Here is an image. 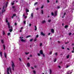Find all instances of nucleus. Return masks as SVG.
<instances>
[{
	"label": "nucleus",
	"instance_id": "nucleus-64",
	"mask_svg": "<svg viewBox=\"0 0 74 74\" xmlns=\"http://www.w3.org/2000/svg\"><path fill=\"white\" fill-rule=\"evenodd\" d=\"M72 53H74V50H73V51H72Z\"/></svg>",
	"mask_w": 74,
	"mask_h": 74
},
{
	"label": "nucleus",
	"instance_id": "nucleus-51",
	"mask_svg": "<svg viewBox=\"0 0 74 74\" xmlns=\"http://www.w3.org/2000/svg\"><path fill=\"white\" fill-rule=\"evenodd\" d=\"M8 28H10V25H8Z\"/></svg>",
	"mask_w": 74,
	"mask_h": 74
},
{
	"label": "nucleus",
	"instance_id": "nucleus-63",
	"mask_svg": "<svg viewBox=\"0 0 74 74\" xmlns=\"http://www.w3.org/2000/svg\"><path fill=\"white\" fill-rule=\"evenodd\" d=\"M34 30L35 31H36V30H37V28H35Z\"/></svg>",
	"mask_w": 74,
	"mask_h": 74
},
{
	"label": "nucleus",
	"instance_id": "nucleus-22",
	"mask_svg": "<svg viewBox=\"0 0 74 74\" xmlns=\"http://www.w3.org/2000/svg\"><path fill=\"white\" fill-rule=\"evenodd\" d=\"M37 41V38H35L34 39V41L35 42V41Z\"/></svg>",
	"mask_w": 74,
	"mask_h": 74
},
{
	"label": "nucleus",
	"instance_id": "nucleus-56",
	"mask_svg": "<svg viewBox=\"0 0 74 74\" xmlns=\"http://www.w3.org/2000/svg\"><path fill=\"white\" fill-rule=\"evenodd\" d=\"M57 12H58V11H56V16L57 15Z\"/></svg>",
	"mask_w": 74,
	"mask_h": 74
},
{
	"label": "nucleus",
	"instance_id": "nucleus-57",
	"mask_svg": "<svg viewBox=\"0 0 74 74\" xmlns=\"http://www.w3.org/2000/svg\"><path fill=\"white\" fill-rule=\"evenodd\" d=\"M24 18L25 19H26V18H27V16H24Z\"/></svg>",
	"mask_w": 74,
	"mask_h": 74
},
{
	"label": "nucleus",
	"instance_id": "nucleus-6",
	"mask_svg": "<svg viewBox=\"0 0 74 74\" xmlns=\"http://www.w3.org/2000/svg\"><path fill=\"white\" fill-rule=\"evenodd\" d=\"M40 54L41 55L43 53V52L42 51V50H40Z\"/></svg>",
	"mask_w": 74,
	"mask_h": 74
},
{
	"label": "nucleus",
	"instance_id": "nucleus-54",
	"mask_svg": "<svg viewBox=\"0 0 74 74\" xmlns=\"http://www.w3.org/2000/svg\"><path fill=\"white\" fill-rule=\"evenodd\" d=\"M12 8H15V6H12Z\"/></svg>",
	"mask_w": 74,
	"mask_h": 74
},
{
	"label": "nucleus",
	"instance_id": "nucleus-53",
	"mask_svg": "<svg viewBox=\"0 0 74 74\" xmlns=\"http://www.w3.org/2000/svg\"><path fill=\"white\" fill-rule=\"evenodd\" d=\"M42 55H43V57H45V55L43 53V54Z\"/></svg>",
	"mask_w": 74,
	"mask_h": 74
},
{
	"label": "nucleus",
	"instance_id": "nucleus-29",
	"mask_svg": "<svg viewBox=\"0 0 74 74\" xmlns=\"http://www.w3.org/2000/svg\"><path fill=\"white\" fill-rule=\"evenodd\" d=\"M62 49H64V47H63V45L62 46Z\"/></svg>",
	"mask_w": 74,
	"mask_h": 74
},
{
	"label": "nucleus",
	"instance_id": "nucleus-21",
	"mask_svg": "<svg viewBox=\"0 0 74 74\" xmlns=\"http://www.w3.org/2000/svg\"><path fill=\"white\" fill-rule=\"evenodd\" d=\"M5 32L4 31H3V35H5Z\"/></svg>",
	"mask_w": 74,
	"mask_h": 74
},
{
	"label": "nucleus",
	"instance_id": "nucleus-7",
	"mask_svg": "<svg viewBox=\"0 0 74 74\" xmlns=\"http://www.w3.org/2000/svg\"><path fill=\"white\" fill-rule=\"evenodd\" d=\"M9 31L10 32H12V28H11V29H9Z\"/></svg>",
	"mask_w": 74,
	"mask_h": 74
},
{
	"label": "nucleus",
	"instance_id": "nucleus-5",
	"mask_svg": "<svg viewBox=\"0 0 74 74\" xmlns=\"http://www.w3.org/2000/svg\"><path fill=\"white\" fill-rule=\"evenodd\" d=\"M51 33H54V29H51Z\"/></svg>",
	"mask_w": 74,
	"mask_h": 74
},
{
	"label": "nucleus",
	"instance_id": "nucleus-34",
	"mask_svg": "<svg viewBox=\"0 0 74 74\" xmlns=\"http://www.w3.org/2000/svg\"><path fill=\"white\" fill-rule=\"evenodd\" d=\"M70 65H68L66 67V68H68V67H70Z\"/></svg>",
	"mask_w": 74,
	"mask_h": 74
},
{
	"label": "nucleus",
	"instance_id": "nucleus-49",
	"mask_svg": "<svg viewBox=\"0 0 74 74\" xmlns=\"http://www.w3.org/2000/svg\"><path fill=\"white\" fill-rule=\"evenodd\" d=\"M19 60L20 61H22V60L20 58H19Z\"/></svg>",
	"mask_w": 74,
	"mask_h": 74
},
{
	"label": "nucleus",
	"instance_id": "nucleus-46",
	"mask_svg": "<svg viewBox=\"0 0 74 74\" xmlns=\"http://www.w3.org/2000/svg\"><path fill=\"white\" fill-rule=\"evenodd\" d=\"M14 5V3H12V5Z\"/></svg>",
	"mask_w": 74,
	"mask_h": 74
},
{
	"label": "nucleus",
	"instance_id": "nucleus-9",
	"mask_svg": "<svg viewBox=\"0 0 74 74\" xmlns=\"http://www.w3.org/2000/svg\"><path fill=\"white\" fill-rule=\"evenodd\" d=\"M4 56L5 58H7V55H6V53H4Z\"/></svg>",
	"mask_w": 74,
	"mask_h": 74
},
{
	"label": "nucleus",
	"instance_id": "nucleus-23",
	"mask_svg": "<svg viewBox=\"0 0 74 74\" xmlns=\"http://www.w3.org/2000/svg\"><path fill=\"white\" fill-rule=\"evenodd\" d=\"M69 26L68 25H65V26L64 27L65 28H67Z\"/></svg>",
	"mask_w": 74,
	"mask_h": 74
},
{
	"label": "nucleus",
	"instance_id": "nucleus-3",
	"mask_svg": "<svg viewBox=\"0 0 74 74\" xmlns=\"http://www.w3.org/2000/svg\"><path fill=\"white\" fill-rule=\"evenodd\" d=\"M23 38V37L20 36V38L21 39V41H22V42H26V41L25 40H23V39H22V38Z\"/></svg>",
	"mask_w": 74,
	"mask_h": 74
},
{
	"label": "nucleus",
	"instance_id": "nucleus-30",
	"mask_svg": "<svg viewBox=\"0 0 74 74\" xmlns=\"http://www.w3.org/2000/svg\"><path fill=\"white\" fill-rule=\"evenodd\" d=\"M0 54L1 56H2V52L1 51L0 53Z\"/></svg>",
	"mask_w": 74,
	"mask_h": 74
},
{
	"label": "nucleus",
	"instance_id": "nucleus-10",
	"mask_svg": "<svg viewBox=\"0 0 74 74\" xmlns=\"http://www.w3.org/2000/svg\"><path fill=\"white\" fill-rule=\"evenodd\" d=\"M46 23V21L45 20H43L42 21V23L44 24V23Z\"/></svg>",
	"mask_w": 74,
	"mask_h": 74
},
{
	"label": "nucleus",
	"instance_id": "nucleus-43",
	"mask_svg": "<svg viewBox=\"0 0 74 74\" xmlns=\"http://www.w3.org/2000/svg\"><path fill=\"white\" fill-rule=\"evenodd\" d=\"M69 42H65V44H69Z\"/></svg>",
	"mask_w": 74,
	"mask_h": 74
},
{
	"label": "nucleus",
	"instance_id": "nucleus-26",
	"mask_svg": "<svg viewBox=\"0 0 74 74\" xmlns=\"http://www.w3.org/2000/svg\"><path fill=\"white\" fill-rule=\"evenodd\" d=\"M29 53H30L29 52H28V53L25 52V55H28V54H29Z\"/></svg>",
	"mask_w": 74,
	"mask_h": 74
},
{
	"label": "nucleus",
	"instance_id": "nucleus-41",
	"mask_svg": "<svg viewBox=\"0 0 74 74\" xmlns=\"http://www.w3.org/2000/svg\"><path fill=\"white\" fill-rule=\"evenodd\" d=\"M31 68L32 69V70H34V68H33V67H32V66H31Z\"/></svg>",
	"mask_w": 74,
	"mask_h": 74
},
{
	"label": "nucleus",
	"instance_id": "nucleus-28",
	"mask_svg": "<svg viewBox=\"0 0 74 74\" xmlns=\"http://www.w3.org/2000/svg\"><path fill=\"white\" fill-rule=\"evenodd\" d=\"M33 73L34 74H36V71H35V70L33 71Z\"/></svg>",
	"mask_w": 74,
	"mask_h": 74
},
{
	"label": "nucleus",
	"instance_id": "nucleus-33",
	"mask_svg": "<svg viewBox=\"0 0 74 74\" xmlns=\"http://www.w3.org/2000/svg\"><path fill=\"white\" fill-rule=\"evenodd\" d=\"M6 23H8V20L7 19L6 20Z\"/></svg>",
	"mask_w": 74,
	"mask_h": 74
},
{
	"label": "nucleus",
	"instance_id": "nucleus-1",
	"mask_svg": "<svg viewBox=\"0 0 74 74\" xmlns=\"http://www.w3.org/2000/svg\"><path fill=\"white\" fill-rule=\"evenodd\" d=\"M9 69L10 70V73H11L12 72L11 71V67H10V66H9V68H7V73L8 74H10V73L9 72Z\"/></svg>",
	"mask_w": 74,
	"mask_h": 74
},
{
	"label": "nucleus",
	"instance_id": "nucleus-15",
	"mask_svg": "<svg viewBox=\"0 0 74 74\" xmlns=\"http://www.w3.org/2000/svg\"><path fill=\"white\" fill-rule=\"evenodd\" d=\"M27 66L28 67H30V64L29 63H27Z\"/></svg>",
	"mask_w": 74,
	"mask_h": 74
},
{
	"label": "nucleus",
	"instance_id": "nucleus-2",
	"mask_svg": "<svg viewBox=\"0 0 74 74\" xmlns=\"http://www.w3.org/2000/svg\"><path fill=\"white\" fill-rule=\"evenodd\" d=\"M12 64H11V65L12 70L13 71H14V67H15V64H14V62L12 61Z\"/></svg>",
	"mask_w": 74,
	"mask_h": 74
},
{
	"label": "nucleus",
	"instance_id": "nucleus-25",
	"mask_svg": "<svg viewBox=\"0 0 74 74\" xmlns=\"http://www.w3.org/2000/svg\"><path fill=\"white\" fill-rule=\"evenodd\" d=\"M10 34H11V33H10L9 32L7 34V35L8 36H10Z\"/></svg>",
	"mask_w": 74,
	"mask_h": 74
},
{
	"label": "nucleus",
	"instance_id": "nucleus-58",
	"mask_svg": "<svg viewBox=\"0 0 74 74\" xmlns=\"http://www.w3.org/2000/svg\"><path fill=\"white\" fill-rule=\"evenodd\" d=\"M34 68H36L37 67V66L36 65L34 66Z\"/></svg>",
	"mask_w": 74,
	"mask_h": 74
},
{
	"label": "nucleus",
	"instance_id": "nucleus-39",
	"mask_svg": "<svg viewBox=\"0 0 74 74\" xmlns=\"http://www.w3.org/2000/svg\"><path fill=\"white\" fill-rule=\"evenodd\" d=\"M36 38H38V35H37L36 36Z\"/></svg>",
	"mask_w": 74,
	"mask_h": 74
},
{
	"label": "nucleus",
	"instance_id": "nucleus-16",
	"mask_svg": "<svg viewBox=\"0 0 74 74\" xmlns=\"http://www.w3.org/2000/svg\"><path fill=\"white\" fill-rule=\"evenodd\" d=\"M41 14H44V11H43V10H41Z\"/></svg>",
	"mask_w": 74,
	"mask_h": 74
},
{
	"label": "nucleus",
	"instance_id": "nucleus-17",
	"mask_svg": "<svg viewBox=\"0 0 74 74\" xmlns=\"http://www.w3.org/2000/svg\"><path fill=\"white\" fill-rule=\"evenodd\" d=\"M51 14L52 15V16H53L54 15V13L53 12H51Z\"/></svg>",
	"mask_w": 74,
	"mask_h": 74
},
{
	"label": "nucleus",
	"instance_id": "nucleus-13",
	"mask_svg": "<svg viewBox=\"0 0 74 74\" xmlns=\"http://www.w3.org/2000/svg\"><path fill=\"white\" fill-rule=\"evenodd\" d=\"M8 2H7L6 4H5V5H6V7L5 8H7V6H8Z\"/></svg>",
	"mask_w": 74,
	"mask_h": 74
},
{
	"label": "nucleus",
	"instance_id": "nucleus-12",
	"mask_svg": "<svg viewBox=\"0 0 74 74\" xmlns=\"http://www.w3.org/2000/svg\"><path fill=\"white\" fill-rule=\"evenodd\" d=\"M1 42L2 44H3L4 43V41H3V40L2 39L1 40Z\"/></svg>",
	"mask_w": 74,
	"mask_h": 74
},
{
	"label": "nucleus",
	"instance_id": "nucleus-24",
	"mask_svg": "<svg viewBox=\"0 0 74 74\" xmlns=\"http://www.w3.org/2000/svg\"><path fill=\"white\" fill-rule=\"evenodd\" d=\"M33 38H31V39H30V40L29 41H30V42H32V41H33Z\"/></svg>",
	"mask_w": 74,
	"mask_h": 74
},
{
	"label": "nucleus",
	"instance_id": "nucleus-35",
	"mask_svg": "<svg viewBox=\"0 0 74 74\" xmlns=\"http://www.w3.org/2000/svg\"><path fill=\"white\" fill-rule=\"evenodd\" d=\"M42 43H40V47H41V46H42Z\"/></svg>",
	"mask_w": 74,
	"mask_h": 74
},
{
	"label": "nucleus",
	"instance_id": "nucleus-47",
	"mask_svg": "<svg viewBox=\"0 0 74 74\" xmlns=\"http://www.w3.org/2000/svg\"><path fill=\"white\" fill-rule=\"evenodd\" d=\"M47 3H49V0H47Z\"/></svg>",
	"mask_w": 74,
	"mask_h": 74
},
{
	"label": "nucleus",
	"instance_id": "nucleus-37",
	"mask_svg": "<svg viewBox=\"0 0 74 74\" xmlns=\"http://www.w3.org/2000/svg\"><path fill=\"white\" fill-rule=\"evenodd\" d=\"M69 36H71V33L70 32L69 33Z\"/></svg>",
	"mask_w": 74,
	"mask_h": 74
},
{
	"label": "nucleus",
	"instance_id": "nucleus-45",
	"mask_svg": "<svg viewBox=\"0 0 74 74\" xmlns=\"http://www.w3.org/2000/svg\"><path fill=\"white\" fill-rule=\"evenodd\" d=\"M58 67L60 68H60H61V67L60 66V65H58Z\"/></svg>",
	"mask_w": 74,
	"mask_h": 74
},
{
	"label": "nucleus",
	"instance_id": "nucleus-31",
	"mask_svg": "<svg viewBox=\"0 0 74 74\" xmlns=\"http://www.w3.org/2000/svg\"><path fill=\"white\" fill-rule=\"evenodd\" d=\"M37 3H38L37 2H36V3H35L34 4V5H36V4H37Z\"/></svg>",
	"mask_w": 74,
	"mask_h": 74
},
{
	"label": "nucleus",
	"instance_id": "nucleus-42",
	"mask_svg": "<svg viewBox=\"0 0 74 74\" xmlns=\"http://www.w3.org/2000/svg\"><path fill=\"white\" fill-rule=\"evenodd\" d=\"M14 25H15V26H16V25H17V23H15Z\"/></svg>",
	"mask_w": 74,
	"mask_h": 74
},
{
	"label": "nucleus",
	"instance_id": "nucleus-52",
	"mask_svg": "<svg viewBox=\"0 0 74 74\" xmlns=\"http://www.w3.org/2000/svg\"><path fill=\"white\" fill-rule=\"evenodd\" d=\"M50 34H51V33H49L48 34V36H49V35H50Z\"/></svg>",
	"mask_w": 74,
	"mask_h": 74
},
{
	"label": "nucleus",
	"instance_id": "nucleus-62",
	"mask_svg": "<svg viewBox=\"0 0 74 74\" xmlns=\"http://www.w3.org/2000/svg\"><path fill=\"white\" fill-rule=\"evenodd\" d=\"M62 61L60 62V64H62Z\"/></svg>",
	"mask_w": 74,
	"mask_h": 74
},
{
	"label": "nucleus",
	"instance_id": "nucleus-60",
	"mask_svg": "<svg viewBox=\"0 0 74 74\" xmlns=\"http://www.w3.org/2000/svg\"><path fill=\"white\" fill-rule=\"evenodd\" d=\"M29 26H32V24H29Z\"/></svg>",
	"mask_w": 74,
	"mask_h": 74
},
{
	"label": "nucleus",
	"instance_id": "nucleus-44",
	"mask_svg": "<svg viewBox=\"0 0 74 74\" xmlns=\"http://www.w3.org/2000/svg\"><path fill=\"white\" fill-rule=\"evenodd\" d=\"M24 24H26V21H24Z\"/></svg>",
	"mask_w": 74,
	"mask_h": 74
},
{
	"label": "nucleus",
	"instance_id": "nucleus-61",
	"mask_svg": "<svg viewBox=\"0 0 74 74\" xmlns=\"http://www.w3.org/2000/svg\"><path fill=\"white\" fill-rule=\"evenodd\" d=\"M66 12L64 13V15H66Z\"/></svg>",
	"mask_w": 74,
	"mask_h": 74
},
{
	"label": "nucleus",
	"instance_id": "nucleus-20",
	"mask_svg": "<svg viewBox=\"0 0 74 74\" xmlns=\"http://www.w3.org/2000/svg\"><path fill=\"white\" fill-rule=\"evenodd\" d=\"M69 57H70V55H68L67 56H66V58L67 59H68V58H69Z\"/></svg>",
	"mask_w": 74,
	"mask_h": 74
},
{
	"label": "nucleus",
	"instance_id": "nucleus-59",
	"mask_svg": "<svg viewBox=\"0 0 74 74\" xmlns=\"http://www.w3.org/2000/svg\"><path fill=\"white\" fill-rule=\"evenodd\" d=\"M54 14H55V16H56V11H55V12Z\"/></svg>",
	"mask_w": 74,
	"mask_h": 74
},
{
	"label": "nucleus",
	"instance_id": "nucleus-50",
	"mask_svg": "<svg viewBox=\"0 0 74 74\" xmlns=\"http://www.w3.org/2000/svg\"><path fill=\"white\" fill-rule=\"evenodd\" d=\"M8 25H10V23H8Z\"/></svg>",
	"mask_w": 74,
	"mask_h": 74
},
{
	"label": "nucleus",
	"instance_id": "nucleus-27",
	"mask_svg": "<svg viewBox=\"0 0 74 74\" xmlns=\"http://www.w3.org/2000/svg\"><path fill=\"white\" fill-rule=\"evenodd\" d=\"M29 12V10L28 9L26 10V12Z\"/></svg>",
	"mask_w": 74,
	"mask_h": 74
},
{
	"label": "nucleus",
	"instance_id": "nucleus-48",
	"mask_svg": "<svg viewBox=\"0 0 74 74\" xmlns=\"http://www.w3.org/2000/svg\"><path fill=\"white\" fill-rule=\"evenodd\" d=\"M37 55L38 56H40V53H38L37 54Z\"/></svg>",
	"mask_w": 74,
	"mask_h": 74
},
{
	"label": "nucleus",
	"instance_id": "nucleus-11",
	"mask_svg": "<svg viewBox=\"0 0 74 74\" xmlns=\"http://www.w3.org/2000/svg\"><path fill=\"white\" fill-rule=\"evenodd\" d=\"M3 49L4 50H5V45H4V44H3Z\"/></svg>",
	"mask_w": 74,
	"mask_h": 74
},
{
	"label": "nucleus",
	"instance_id": "nucleus-32",
	"mask_svg": "<svg viewBox=\"0 0 74 74\" xmlns=\"http://www.w3.org/2000/svg\"><path fill=\"white\" fill-rule=\"evenodd\" d=\"M57 9H59L60 8V6H57Z\"/></svg>",
	"mask_w": 74,
	"mask_h": 74
},
{
	"label": "nucleus",
	"instance_id": "nucleus-19",
	"mask_svg": "<svg viewBox=\"0 0 74 74\" xmlns=\"http://www.w3.org/2000/svg\"><path fill=\"white\" fill-rule=\"evenodd\" d=\"M31 16H32V18H33V13H31Z\"/></svg>",
	"mask_w": 74,
	"mask_h": 74
},
{
	"label": "nucleus",
	"instance_id": "nucleus-14",
	"mask_svg": "<svg viewBox=\"0 0 74 74\" xmlns=\"http://www.w3.org/2000/svg\"><path fill=\"white\" fill-rule=\"evenodd\" d=\"M32 37L31 35H28L26 37V38H29V37Z\"/></svg>",
	"mask_w": 74,
	"mask_h": 74
},
{
	"label": "nucleus",
	"instance_id": "nucleus-40",
	"mask_svg": "<svg viewBox=\"0 0 74 74\" xmlns=\"http://www.w3.org/2000/svg\"><path fill=\"white\" fill-rule=\"evenodd\" d=\"M44 8V5H42V6L41 7V9H42Z\"/></svg>",
	"mask_w": 74,
	"mask_h": 74
},
{
	"label": "nucleus",
	"instance_id": "nucleus-36",
	"mask_svg": "<svg viewBox=\"0 0 74 74\" xmlns=\"http://www.w3.org/2000/svg\"><path fill=\"white\" fill-rule=\"evenodd\" d=\"M48 21L49 22H51V19L49 20Z\"/></svg>",
	"mask_w": 74,
	"mask_h": 74
},
{
	"label": "nucleus",
	"instance_id": "nucleus-55",
	"mask_svg": "<svg viewBox=\"0 0 74 74\" xmlns=\"http://www.w3.org/2000/svg\"><path fill=\"white\" fill-rule=\"evenodd\" d=\"M54 62H56V58H55V59H54Z\"/></svg>",
	"mask_w": 74,
	"mask_h": 74
},
{
	"label": "nucleus",
	"instance_id": "nucleus-8",
	"mask_svg": "<svg viewBox=\"0 0 74 74\" xmlns=\"http://www.w3.org/2000/svg\"><path fill=\"white\" fill-rule=\"evenodd\" d=\"M49 74H52V70L51 69H49Z\"/></svg>",
	"mask_w": 74,
	"mask_h": 74
},
{
	"label": "nucleus",
	"instance_id": "nucleus-18",
	"mask_svg": "<svg viewBox=\"0 0 74 74\" xmlns=\"http://www.w3.org/2000/svg\"><path fill=\"white\" fill-rule=\"evenodd\" d=\"M4 6H3V9L2 10V14H3V12H4L3 11V10H4Z\"/></svg>",
	"mask_w": 74,
	"mask_h": 74
},
{
	"label": "nucleus",
	"instance_id": "nucleus-38",
	"mask_svg": "<svg viewBox=\"0 0 74 74\" xmlns=\"http://www.w3.org/2000/svg\"><path fill=\"white\" fill-rule=\"evenodd\" d=\"M16 14H14L13 15V16H16Z\"/></svg>",
	"mask_w": 74,
	"mask_h": 74
},
{
	"label": "nucleus",
	"instance_id": "nucleus-4",
	"mask_svg": "<svg viewBox=\"0 0 74 74\" xmlns=\"http://www.w3.org/2000/svg\"><path fill=\"white\" fill-rule=\"evenodd\" d=\"M40 34L41 35H42V36H45V34H44V33H43V32H40Z\"/></svg>",
	"mask_w": 74,
	"mask_h": 74
}]
</instances>
